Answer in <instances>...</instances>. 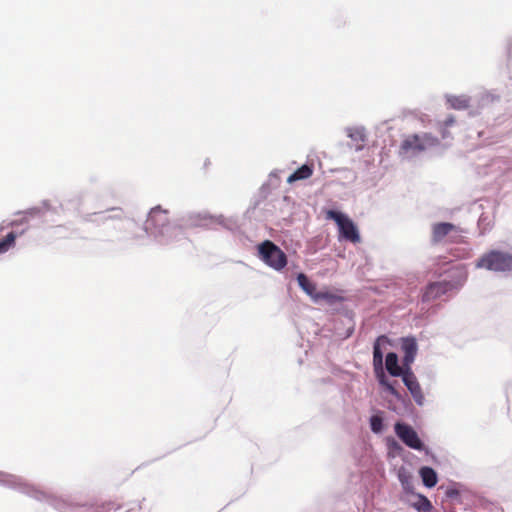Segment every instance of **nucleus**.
Listing matches in <instances>:
<instances>
[{"mask_svg":"<svg viewBox=\"0 0 512 512\" xmlns=\"http://www.w3.org/2000/svg\"><path fill=\"white\" fill-rule=\"evenodd\" d=\"M476 267L494 272L512 271V254L500 250L488 251L477 260Z\"/></svg>","mask_w":512,"mask_h":512,"instance_id":"f257e3e1","label":"nucleus"},{"mask_svg":"<svg viewBox=\"0 0 512 512\" xmlns=\"http://www.w3.org/2000/svg\"><path fill=\"white\" fill-rule=\"evenodd\" d=\"M388 339L386 336H379L373 346V365L375 368L376 376L379 384L385 388L387 392L393 395L396 399H401V394L394 387L392 383H390L383 371V352L381 350V344L387 342Z\"/></svg>","mask_w":512,"mask_h":512,"instance_id":"f03ea898","label":"nucleus"},{"mask_svg":"<svg viewBox=\"0 0 512 512\" xmlns=\"http://www.w3.org/2000/svg\"><path fill=\"white\" fill-rule=\"evenodd\" d=\"M258 252L264 263L275 270H282L287 265L286 254L270 240L259 244Z\"/></svg>","mask_w":512,"mask_h":512,"instance_id":"7ed1b4c3","label":"nucleus"},{"mask_svg":"<svg viewBox=\"0 0 512 512\" xmlns=\"http://www.w3.org/2000/svg\"><path fill=\"white\" fill-rule=\"evenodd\" d=\"M326 217L336 222L341 238L354 244L361 241V237L355 223L347 215L335 210H328L326 212Z\"/></svg>","mask_w":512,"mask_h":512,"instance_id":"20e7f679","label":"nucleus"},{"mask_svg":"<svg viewBox=\"0 0 512 512\" xmlns=\"http://www.w3.org/2000/svg\"><path fill=\"white\" fill-rule=\"evenodd\" d=\"M438 144V138L430 133H424L422 136L413 134L409 135L402 141L400 145V152L403 154H418L427 148L437 146Z\"/></svg>","mask_w":512,"mask_h":512,"instance_id":"39448f33","label":"nucleus"},{"mask_svg":"<svg viewBox=\"0 0 512 512\" xmlns=\"http://www.w3.org/2000/svg\"><path fill=\"white\" fill-rule=\"evenodd\" d=\"M169 225V212L160 206L152 208L145 222L146 231L152 234H163L164 229Z\"/></svg>","mask_w":512,"mask_h":512,"instance_id":"423d86ee","label":"nucleus"},{"mask_svg":"<svg viewBox=\"0 0 512 512\" xmlns=\"http://www.w3.org/2000/svg\"><path fill=\"white\" fill-rule=\"evenodd\" d=\"M461 233L462 230L458 226L448 222H440L433 225L431 238L433 243H440L446 237H449L451 242H457Z\"/></svg>","mask_w":512,"mask_h":512,"instance_id":"0eeeda50","label":"nucleus"},{"mask_svg":"<svg viewBox=\"0 0 512 512\" xmlns=\"http://www.w3.org/2000/svg\"><path fill=\"white\" fill-rule=\"evenodd\" d=\"M395 433L400 440L408 447L415 450H422L424 445L417 432L408 424L397 422L395 424Z\"/></svg>","mask_w":512,"mask_h":512,"instance_id":"6e6552de","label":"nucleus"},{"mask_svg":"<svg viewBox=\"0 0 512 512\" xmlns=\"http://www.w3.org/2000/svg\"><path fill=\"white\" fill-rule=\"evenodd\" d=\"M453 287V284L446 280L431 282L424 288L421 301L424 303L435 301L452 290Z\"/></svg>","mask_w":512,"mask_h":512,"instance_id":"1a4fd4ad","label":"nucleus"},{"mask_svg":"<svg viewBox=\"0 0 512 512\" xmlns=\"http://www.w3.org/2000/svg\"><path fill=\"white\" fill-rule=\"evenodd\" d=\"M402 380L418 405L424 403V395L421 386L411 369H405Z\"/></svg>","mask_w":512,"mask_h":512,"instance_id":"9d476101","label":"nucleus"},{"mask_svg":"<svg viewBox=\"0 0 512 512\" xmlns=\"http://www.w3.org/2000/svg\"><path fill=\"white\" fill-rule=\"evenodd\" d=\"M402 351L404 353L403 356V366L405 369H411V364L413 363L415 356L417 354V343L414 338H404L402 340Z\"/></svg>","mask_w":512,"mask_h":512,"instance_id":"9b49d317","label":"nucleus"},{"mask_svg":"<svg viewBox=\"0 0 512 512\" xmlns=\"http://www.w3.org/2000/svg\"><path fill=\"white\" fill-rule=\"evenodd\" d=\"M385 366H386L388 373L391 376H394V377L402 376L403 377V375L405 373V367L404 366L400 367L398 365V356L394 352H390L386 355Z\"/></svg>","mask_w":512,"mask_h":512,"instance_id":"f8f14e48","label":"nucleus"},{"mask_svg":"<svg viewBox=\"0 0 512 512\" xmlns=\"http://www.w3.org/2000/svg\"><path fill=\"white\" fill-rule=\"evenodd\" d=\"M312 174H313L312 165L304 164L287 178V182L289 184H292L299 180H305V179L310 178L312 176Z\"/></svg>","mask_w":512,"mask_h":512,"instance_id":"ddd939ff","label":"nucleus"},{"mask_svg":"<svg viewBox=\"0 0 512 512\" xmlns=\"http://www.w3.org/2000/svg\"><path fill=\"white\" fill-rule=\"evenodd\" d=\"M419 474L425 486L431 488L437 484V474L431 467H422L419 471Z\"/></svg>","mask_w":512,"mask_h":512,"instance_id":"4468645a","label":"nucleus"},{"mask_svg":"<svg viewBox=\"0 0 512 512\" xmlns=\"http://www.w3.org/2000/svg\"><path fill=\"white\" fill-rule=\"evenodd\" d=\"M297 282H298L299 286L305 291V293H307L310 297H312L314 299V297L317 293L316 292V284L311 282L308 279V277L303 273L298 274Z\"/></svg>","mask_w":512,"mask_h":512,"instance_id":"2eb2a0df","label":"nucleus"},{"mask_svg":"<svg viewBox=\"0 0 512 512\" xmlns=\"http://www.w3.org/2000/svg\"><path fill=\"white\" fill-rule=\"evenodd\" d=\"M448 102L453 109L457 110L466 109L469 107V101L464 97L453 96L448 99Z\"/></svg>","mask_w":512,"mask_h":512,"instance_id":"dca6fc26","label":"nucleus"},{"mask_svg":"<svg viewBox=\"0 0 512 512\" xmlns=\"http://www.w3.org/2000/svg\"><path fill=\"white\" fill-rule=\"evenodd\" d=\"M16 239V234L14 232L8 233L5 238L0 241V254L9 250L10 247L14 244Z\"/></svg>","mask_w":512,"mask_h":512,"instance_id":"f3484780","label":"nucleus"},{"mask_svg":"<svg viewBox=\"0 0 512 512\" xmlns=\"http://www.w3.org/2000/svg\"><path fill=\"white\" fill-rule=\"evenodd\" d=\"M370 427L374 433H380L383 429V419L379 415H373L370 418Z\"/></svg>","mask_w":512,"mask_h":512,"instance_id":"a211bd4d","label":"nucleus"},{"mask_svg":"<svg viewBox=\"0 0 512 512\" xmlns=\"http://www.w3.org/2000/svg\"><path fill=\"white\" fill-rule=\"evenodd\" d=\"M415 507L420 512H429L432 509V504L425 496H420L418 503L415 504Z\"/></svg>","mask_w":512,"mask_h":512,"instance_id":"6ab92c4d","label":"nucleus"},{"mask_svg":"<svg viewBox=\"0 0 512 512\" xmlns=\"http://www.w3.org/2000/svg\"><path fill=\"white\" fill-rule=\"evenodd\" d=\"M455 123V118L450 115L448 116L442 123L441 127H440V132L442 134V138H446L448 136V133L446 131V129L450 126H452L453 124Z\"/></svg>","mask_w":512,"mask_h":512,"instance_id":"aec40b11","label":"nucleus"},{"mask_svg":"<svg viewBox=\"0 0 512 512\" xmlns=\"http://www.w3.org/2000/svg\"><path fill=\"white\" fill-rule=\"evenodd\" d=\"M318 299H325L328 301H333L335 299V295H333L329 292H317L314 297V300H318Z\"/></svg>","mask_w":512,"mask_h":512,"instance_id":"412c9836","label":"nucleus"},{"mask_svg":"<svg viewBox=\"0 0 512 512\" xmlns=\"http://www.w3.org/2000/svg\"><path fill=\"white\" fill-rule=\"evenodd\" d=\"M409 478H410L409 475H406L405 473H403L401 471L399 472V479L403 485H406V483H408Z\"/></svg>","mask_w":512,"mask_h":512,"instance_id":"4be33fe9","label":"nucleus"}]
</instances>
